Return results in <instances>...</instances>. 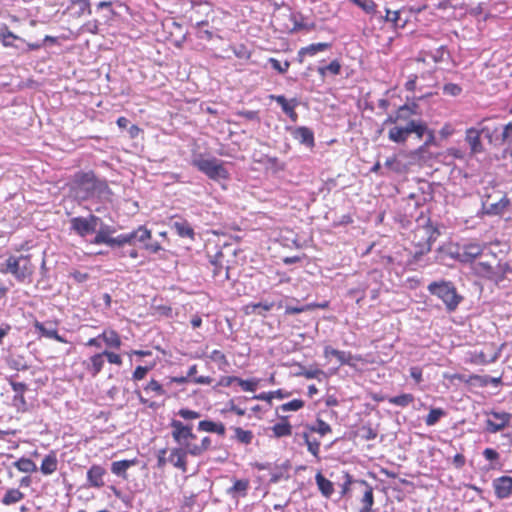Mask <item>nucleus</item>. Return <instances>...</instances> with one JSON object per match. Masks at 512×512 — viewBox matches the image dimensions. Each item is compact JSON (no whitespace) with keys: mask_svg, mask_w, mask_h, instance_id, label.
Here are the masks:
<instances>
[{"mask_svg":"<svg viewBox=\"0 0 512 512\" xmlns=\"http://www.w3.org/2000/svg\"><path fill=\"white\" fill-rule=\"evenodd\" d=\"M70 195L78 202L96 199L99 202L111 201L112 190L105 178L94 171H77L68 183Z\"/></svg>","mask_w":512,"mask_h":512,"instance_id":"f257e3e1","label":"nucleus"},{"mask_svg":"<svg viewBox=\"0 0 512 512\" xmlns=\"http://www.w3.org/2000/svg\"><path fill=\"white\" fill-rule=\"evenodd\" d=\"M341 480L342 482L337 483L340 488L338 500L348 493L349 487L352 485L354 491H358L362 494L360 498L362 506L358 512H372V506L374 505L373 487L365 480H353L352 477L344 471H341Z\"/></svg>","mask_w":512,"mask_h":512,"instance_id":"f03ea898","label":"nucleus"},{"mask_svg":"<svg viewBox=\"0 0 512 512\" xmlns=\"http://www.w3.org/2000/svg\"><path fill=\"white\" fill-rule=\"evenodd\" d=\"M428 292L440 299L447 312H454L463 301L453 282L447 280L433 281L427 286Z\"/></svg>","mask_w":512,"mask_h":512,"instance_id":"7ed1b4c3","label":"nucleus"},{"mask_svg":"<svg viewBox=\"0 0 512 512\" xmlns=\"http://www.w3.org/2000/svg\"><path fill=\"white\" fill-rule=\"evenodd\" d=\"M151 239V231L144 225H140L130 232L119 234V248L125 245L139 246L150 253L156 254L162 250V247L159 242H152Z\"/></svg>","mask_w":512,"mask_h":512,"instance_id":"20e7f679","label":"nucleus"},{"mask_svg":"<svg viewBox=\"0 0 512 512\" xmlns=\"http://www.w3.org/2000/svg\"><path fill=\"white\" fill-rule=\"evenodd\" d=\"M472 272L477 277L499 286L506 279V275L512 273V267L508 262L498 261L494 266L489 261H479L472 265Z\"/></svg>","mask_w":512,"mask_h":512,"instance_id":"39448f33","label":"nucleus"},{"mask_svg":"<svg viewBox=\"0 0 512 512\" xmlns=\"http://www.w3.org/2000/svg\"><path fill=\"white\" fill-rule=\"evenodd\" d=\"M191 164L211 180L218 181L229 178V172L223 162L215 157H207L198 153L193 155Z\"/></svg>","mask_w":512,"mask_h":512,"instance_id":"423d86ee","label":"nucleus"},{"mask_svg":"<svg viewBox=\"0 0 512 512\" xmlns=\"http://www.w3.org/2000/svg\"><path fill=\"white\" fill-rule=\"evenodd\" d=\"M427 131V124L422 120H409L406 123H399L388 131V139L394 143L402 144L414 133L421 139Z\"/></svg>","mask_w":512,"mask_h":512,"instance_id":"0eeeda50","label":"nucleus"},{"mask_svg":"<svg viewBox=\"0 0 512 512\" xmlns=\"http://www.w3.org/2000/svg\"><path fill=\"white\" fill-rule=\"evenodd\" d=\"M3 272L12 274L17 280L24 281L33 273V265L28 256H10L3 264Z\"/></svg>","mask_w":512,"mask_h":512,"instance_id":"6e6552de","label":"nucleus"},{"mask_svg":"<svg viewBox=\"0 0 512 512\" xmlns=\"http://www.w3.org/2000/svg\"><path fill=\"white\" fill-rule=\"evenodd\" d=\"M498 133L499 129L497 127L492 129L488 126H482L480 129L474 127L468 128L465 133V141L470 147L471 154L474 155L483 152L484 147L481 142V135H484L492 142L493 136Z\"/></svg>","mask_w":512,"mask_h":512,"instance_id":"1a4fd4ad","label":"nucleus"},{"mask_svg":"<svg viewBox=\"0 0 512 512\" xmlns=\"http://www.w3.org/2000/svg\"><path fill=\"white\" fill-rule=\"evenodd\" d=\"M99 222H101V218L94 214H89L87 217H72L69 221L70 231L81 238H85L96 232Z\"/></svg>","mask_w":512,"mask_h":512,"instance_id":"9d476101","label":"nucleus"},{"mask_svg":"<svg viewBox=\"0 0 512 512\" xmlns=\"http://www.w3.org/2000/svg\"><path fill=\"white\" fill-rule=\"evenodd\" d=\"M481 204L483 214L488 216H500L510 205V200L506 195H502L498 199L493 195H484L482 196Z\"/></svg>","mask_w":512,"mask_h":512,"instance_id":"9b49d317","label":"nucleus"},{"mask_svg":"<svg viewBox=\"0 0 512 512\" xmlns=\"http://www.w3.org/2000/svg\"><path fill=\"white\" fill-rule=\"evenodd\" d=\"M170 426L172 428V438L179 446L187 448V446L193 445L190 443V440H194L196 436L192 432V425H186L174 419L171 421Z\"/></svg>","mask_w":512,"mask_h":512,"instance_id":"f8f14e48","label":"nucleus"},{"mask_svg":"<svg viewBox=\"0 0 512 512\" xmlns=\"http://www.w3.org/2000/svg\"><path fill=\"white\" fill-rule=\"evenodd\" d=\"M98 227V229L96 228L95 237L91 243L95 245L105 244L112 249L119 248V235L112 237V234L116 231L115 228L105 224L102 220L99 222Z\"/></svg>","mask_w":512,"mask_h":512,"instance_id":"ddd939ff","label":"nucleus"},{"mask_svg":"<svg viewBox=\"0 0 512 512\" xmlns=\"http://www.w3.org/2000/svg\"><path fill=\"white\" fill-rule=\"evenodd\" d=\"M483 253V246L479 243H467L457 247L456 260L464 264H474L476 258Z\"/></svg>","mask_w":512,"mask_h":512,"instance_id":"4468645a","label":"nucleus"},{"mask_svg":"<svg viewBox=\"0 0 512 512\" xmlns=\"http://www.w3.org/2000/svg\"><path fill=\"white\" fill-rule=\"evenodd\" d=\"M33 326L41 337L53 339L60 343H67V340L58 334L56 323L35 321Z\"/></svg>","mask_w":512,"mask_h":512,"instance_id":"2eb2a0df","label":"nucleus"},{"mask_svg":"<svg viewBox=\"0 0 512 512\" xmlns=\"http://www.w3.org/2000/svg\"><path fill=\"white\" fill-rule=\"evenodd\" d=\"M316 424L318 425V428H316L314 426V427L310 428L309 431H304L302 433L301 437L303 438L304 443L306 444V446L308 448V451L313 456L318 458L320 445H319L317 438L315 437L316 433H320V418L318 415L316 416Z\"/></svg>","mask_w":512,"mask_h":512,"instance_id":"dca6fc26","label":"nucleus"},{"mask_svg":"<svg viewBox=\"0 0 512 512\" xmlns=\"http://www.w3.org/2000/svg\"><path fill=\"white\" fill-rule=\"evenodd\" d=\"M187 455H190L189 446L187 448L179 446L171 449L168 461L185 473L187 471Z\"/></svg>","mask_w":512,"mask_h":512,"instance_id":"f3484780","label":"nucleus"},{"mask_svg":"<svg viewBox=\"0 0 512 512\" xmlns=\"http://www.w3.org/2000/svg\"><path fill=\"white\" fill-rule=\"evenodd\" d=\"M492 486L498 499H507L512 495V477L510 476L495 478Z\"/></svg>","mask_w":512,"mask_h":512,"instance_id":"a211bd4d","label":"nucleus"},{"mask_svg":"<svg viewBox=\"0 0 512 512\" xmlns=\"http://www.w3.org/2000/svg\"><path fill=\"white\" fill-rule=\"evenodd\" d=\"M490 415H492L495 419L500 420L499 423L497 421H492L491 419L486 420V431L489 433H497L503 430L510 422L512 415L506 412H496L491 411Z\"/></svg>","mask_w":512,"mask_h":512,"instance_id":"6ab92c4d","label":"nucleus"},{"mask_svg":"<svg viewBox=\"0 0 512 512\" xmlns=\"http://www.w3.org/2000/svg\"><path fill=\"white\" fill-rule=\"evenodd\" d=\"M106 470L101 465L94 464L87 471V481L90 487L101 488L104 486Z\"/></svg>","mask_w":512,"mask_h":512,"instance_id":"aec40b11","label":"nucleus"},{"mask_svg":"<svg viewBox=\"0 0 512 512\" xmlns=\"http://www.w3.org/2000/svg\"><path fill=\"white\" fill-rule=\"evenodd\" d=\"M105 364L104 352L92 355L87 361L83 362L86 371L92 376L96 377Z\"/></svg>","mask_w":512,"mask_h":512,"instance_id":"412c9836","label":"nucleus"},{"mask_svg":"<svg viewBox=\"0 0 512 512\" xmlns=\"http://www.w3.org/2000/svg\"><path fill=\"white\" fill-rule=\"evenodd\" d=\"M271 100L276 101L282 108L283 112L293 121L297 120V113L295 112L296 100L288 101L284 95H269Z\"/></svg>","mask_w":512,"mask_h":512,"instance_id":"4be33fe9","label":"nucleus"},{"mask_svg":"<svg viewBox=\"0 0 512 512\" xmlns=\"http://www.w3.org/2000/svg\"><path fill=\"white\" fill-rule=\"evenodd\" d=\"M274 307V302L272 301H260L257 303H249L244 307V312L247 315L256 314L259 316H266V313L272 310Z\"/></svg>","mask_w":512,"mask_h":512,"instance_id":"5701e85b","label":"nucleus"},{"mask_svg":"<svg viewBox=\"0 0 512 512\" xmlns=\"http://www.w3.org/2000/svg\"><path fill=\"white\" fill-rule=\"evenodd\" d=\"M198 430L210 433H216L224 436L226 433L225 425L222 422H214L211 420H202L198 423Z\"/></svg>","mask_w":512,"mask_h":512,"instance_id":"b1692460","label":"nucleus"},{"mask_svg":"<svg viewBox=\"0 0 512 512\" xmlns=\"http://www.w3.org/2000/svg\"><path fill=\"white\" fill-rule=\"evenodd\" d=\"M325 358L332 360L335 358V365L341 366L343 364H348L351 359V354L343 351L335 350L331 347H325L324 350Z\"/></svg>","mask_w":512,"mask_h":512,"instance_id":"393cba45","label":"nucleus"},{"mask_svg":"<svg viewBox=\"0 0 512 512\" xmlns=\"http://www.w3.org/2000/svg\"><path fill=\"white\" fill-rule=\"evenodd\" d=\"M342 71V60L341 58H335L329 63H326L325 59H322V77L336 76L341 74Z\"/></svg>","mask_w":512,"mask_h":512,"instance_id":"a878e982","label":"nucleus"},{"mask_svg":"<svg viewBox=\"0 0 512 512\" xmlns=\"http://www.w3.org/2000/svg\"><path fill=\"white\" fill-rule=\"evenodd\" d=\"M171 228L182 238L193 240L195 237L193 228L186 220L174 221Z\"/></svg>","mask_w":512,"mask_h":512,"instance_id":"bb28decb","label":"nucleus"},{"mask_svg":"<svg viewBox=\"0 0 512 512\" xmlns=\"http://www.w3.org/2000/svg\"><path fill=\"white\" fill-rule=\"evenodd\" d=\"M293 137L306 147L314 144L313 132L307 127H298L293 131Z\"/></svg>","mask_w":512,"mask_h":512,"instance_id":"cd10ccee","label":"nucleus"},{"mask_svg":"<svg viewBox=\"0 0 512 512\" xmlns=\"http://www.w3.org/2000/svg\"><path fill=\"white\" fill-rule=\"evenodd\" d=\"M223 256L222 252H218L214 259L211 261V264L214 266L213 275L215 278H220L221 281H225L229 279V268L223 267L220 258Z\"/></svg>","mask_w":512,"mask_h":512,"instance_id":"c85d7f7f","label":"nucleus"},{"mask_svg":"<svg viewBox=\"0 0 512 512\" xmlns=\"http://www.w3.org/2000/svg\"><path fill=\"white\" fill-rule=\"evenodd\" d=\"M426 234H428V239L426 245L422 246L420 250L416 251L414 254L415 259H420L424 254L431 251L432 242L436 240V235L439 234L437 229L428 226L425 228Z\"/></svg>","mask_w":512,"mask_h":512,"instance_id":"c756f323","label":"nucleus"},{"mask_svg":"<svg viewBox=\"0 0 512 512\" xmlns=\"http://www.w3.org/2000/svg\"><path fill=\"white\" fill-rule=\"evenodd\" d=\"M136 464V460H121V461H114L111 464V472L117 476L123 477L126 479V471L130 467L134 466Z\"/></svg>","mask_w":512,"mask_h":512,"instance_id":"7c9ffc66","label":"nucleus"},{"mask_svg":"<svg viewBox=\"0 0 512 512\" xmlns=\"http://www.w3.org/2000/svg\"><path fill=\"white\" fill-rule=\"evenodd\" d=\"M57 465V457L55 453L51 452L42 460L40 470L44 475H50L57 470Z\"/></svg>","mask_w":512,"mask_h":512,"instance_id":"2f4dec72","label":"nucleus"},{"mask_svg":"<svg viewBox=\"0 0 512 512\" xmlns=\"http://www.w3.org/2000/svg\"><path fill=\"white\" fill-rule=\"evenodd\" d=\"M100 337H102V341L110 348L118 349L122 344L120 336L115 330H104L100 334Z\"/></svg>","mask_w":512,"mask_h":512,"instance_id":"473e14b6","label":"nucleus"},{"mask_svg":"<svg viewBox=\"0 0 512 512\" xmlns=\"http://www.w3.org/2000/svg\"><path fill=\"white\" fill-rule=\"evenodd\" d=\"M289 464L283 463L281 465H274L270 470V482L278 483L284 478H288Z\"/></svg>","mask_w":512,"mask_h":512,"instance_id":"72a5a7b5","label":"nucleus"},{"mask_svg":"<svg viewBox=\"0 0 512 512\" xmlns=\"http://www.w3.org/2000/svg\"><path fill=\"white\" fill-rule=\"evenodd\" d=\"M234 431V435L232 439L237 441L238 443L249 445L252 443L254 435L250 430H244L241 427H232Z\"/></svg>","mask_w":512,"mask_h":512,"instance_id":"f704fd0d","label":"nucleus"},{"mask_svg":"<svg viewBox=\"0 0 512 512\" xmlns=\"http://www.w3.org/2000/svg\"><path fill=\"white\" fill-rule=\"evenodd\" d=\"M24 496V493H22L19 489H8L5 495L3 496L1 502L3 505L9 506L18 503L24 498Z\"/></svg>","mask_w":512,"mask_h":512,"instance_id":"c9c22d12","label":"nucleus"},{"mask_svg":"<svg viewBox=\"0 0 512 512\" xmlns=\"http://www.w3.org/2000/svg\"><path fill=\"white\" fill-rule=\"evenodd\" d=\"M249 488V481L247 479L236 480L232 487L228 489V493L233 497L245 496Z\"/></svg>","mask_w":512,"mask_h":512,"instance_id":"e433bc0d","label":"nucleus"},{"mask_svg":"<svg viewBox=\"0 0 512 512\" xmlns=\"http://www.w3.org/2000/svg\"><path fill=\"white\" fill-rule=\"evenodd\" d=\"M70 9L77 17H80L85 13H91L90 3L88 0H73Z\"/></svg>","mask_w":512,"mask_h":512,"instance_id":"4c0bfd02","label":"nucleus"},{"mask_svg":"<svg viewBox=\"0 0 512 512\" xmlns=\"http://www.w3.org/2000/svg\"><path fill=\"white\" fill-rule=\"evenodd\" d=\"M211 444H212L211 438L208 437V436L204 437L202 439L200 445H197V444L189 445L190 455L191 456H200V455H202L205 451L210 449Z\"/></svg>","mask_w":512,"mask_h":512,"instance_id":"58836bf2","label":"nucleus"},{"mask_svg":"<svg viewBox=\"0 0 512 512\" xmlns=\"http://www.w3.org/2000/svg\"><path fill=\"white\" fill-rule=\"evenodd\" d=\"M211 361L218 364V368L221 371H226L227 367L229 366V362L227 360V357L223 352L220 350H213L208 356Z\"/></svg>","mask_w":512,"mask_h":512,"instance_id":"ea45409f","label":"nucleus"},{"mask_svg":"<svg viewBox=\"0 0 512 512\" xmlns=\"http://www.w3.org/2000/svg\"><path fill=\"white\" fill-rule=\"evenodd\" d=\"M495 140L500 145L512 144V122H509L502 128L501 132L498 135H496Z\"/></svg>","mask_w":512,"mask_h":512,"instance_id":"a19ab883","label":"nucleus"},{"mask_svg":"<svg viewBox=\"0 0 512 512\" xmlns=\"http://www.w3.org/2000/svg\"><path fill=\"white\" fill-rule=\"evenodd\" d=\"M14 466L24 473H32L37 470L36 464L29 458L22 457L14 463Z\"/></svg>","mask_w":512,"mask_h":512,"instance_id":"79ce46f5","label":"nucleus"},{"mask_svg":"<svg viewBox=\"0 0 512 512\" xmlns=\"http://www.w3.org/2000/svg\"><path fill=\"white\" fill-rule=\"evenodd\" d=\"M470 379L476 381L481 387H485L489 384L494 386H499L502 383L501 377H491L488 375L480 376V375H471Z\"/></svg>","mask_w":512,"mask_h":512,"instance_id":"37998d69","label":"nucleus"},{"mask_svg":"<svg viewBox=\"0 0 512 512\" xmlns=\"http://www.w3.org/2000/svg\"><path fill=\"white\" fill-rule=\"evenodd\" d=\"M414 401V396L409 393H404L398 396H393L388 398V402L390 404L400 406V407H407Z\"/></svg>","mask_w":512,"mask_h":512,"instance_id":"c03bdc74","label":"nucleus"},{"mask_svg":"<svg viewBox=\"0 0 512 512\" xmlns=\"http://www.w3.org/2000/svg\"><path fill=\"white\" fill-rule=\"evenodd\" d=\"M320 52V43H313L306 47H303L298 52V58L300 62H304L308 56H315Z\"/></svg>","mask_w":512,"mask_h":512,"instance_id":"a18cd8bd","label":"nucleus"},{"mask_svg":"<svg viewBox=\"0 0 512 512\" xmlns=\"http://www.w3.org/2000/svg\"><path fill=\"white\" fill-rule=\"evenodd\" d=\"M445 414L446 412L442 408H432L425 418V424L427 426H434Z\"/></svg>","mask_w":512,"mask_h":512,"instance_id":"49530a36","label":"nucleus"},{"mask_svg":"<svg viewBox=\"0 0 512 512\" xmlns=\"http://www.w3.org/2000/svg\"><path fill=\"white\" fill-rule=\"evenodd\" d=\"M483 456L485 457L486 460L491 462L488 467V470H494L498 467V465L495 464V462L499 460L500 455L495 449L485 448L483 451Z\"/></svg>","mask_w":512,"mask_h":512,"instance_id":"de8ad7c7","label":"nucleus"},{"mask_svg":"<svg viewBox=\"0 0 512 512\" xmlns=\"http://www.w3.org/2000/svg\"><path fill=\"white\" fill-rule=\"evenodd\" d=\"M272 430L274 432V435L276 437H284V436H288L291 434V425L287 422H280V423H276L273 427H272Z\"/></svg>","mask_w":512,"mask_h":512,"instance_id":"09e8293b","label":"nucleus"},{"mask_svg":"<svg viewBox=\"0 0 512 512\" xmlns=\"http://www.w3.org/2000/svg\"><path fill=\"white\" fill-rule=\"evenodd\" d=\"M144 391L149 393V392H154L156 395H159V396H163L166 394V390L163 388V386L158 382L156 381L155 379H151L145 386H144Z\"/></svg>","mask_w":512,"mask_h":512,"instance_id":"8fccbe9b","label":"nucleus"},{"mask_svg":"<svg viewBox=\"0 0 512 512\" xmlns=\"http://www.w3.org/2000/svg\"><path fill=\"white\" fill-rule=\"evenodd\" d=\"M410 108H408L407 104L400 106L395 112V119L399 120L400 123H406L409 120H413L411 118L412 113H409Z\"/></svg>","mask_w":512,"mask_h":512,"instance_id":"3c124183","label":"nucleus"},{"mask_svg":"<svg viewBox=\"0 0 512 512\" xmlns=\"http://www.w3.org/2000/svg\"><path fill=\"white\" fill-rule=\"evenodd\" d=\"M258 383L259 380L255 378L244 380L238 377L237 380V384L246 392H254L258 387Z\"/></svg>","mask_w":512,"mask_h":512,"instance_id":"603ef678","label":"nucleus"},{"mask_svg":"<svg viewBox=\"0 0 512 512\" xmlns=\"http://www.w3.org/2000/svg\"><path fill=\"white\" fill-rule=\"evenodd\" d=\"M7 38L19 39L13 32H11L7 26L0 27V40L5 47H12L13 43L7 41Z\"/></svg>","mask_w":512,"mask_h":512,"instance_id":"864d4df0","label":"nucleus"},{"mask_svg":"<svg viewBox=\"0 0 512 512\" xmlns=\"http://www.w3.org/2000/svg\"><path fill=\"white\" fill-rule=\"evenodd\" d=\"M12 404L16 408L18 412H26L28 410V404L26 402V399L24 395H14L12 399Z\"/></svg>","mask_w":512,"mask_h":512,"instance_id":"5fc2aeb1","label":"nucleus"},{"mask_svg":"<svg viewBox=\"0 0 512 512\" xmlns=\"http://www.w3.org/2000/svg\"><path fill=\"white\" fill-rule=\"evenodd\" d=\"M497 358H498V354H496V353L493 356L488 358L484 352H479V353H475L473 362L476 364L484 365V364H489V363L495 362L497 360Z\"/></svg>","mask_w":512,"mask_h":512,"instance_id":"6e6d98bb","label":"nucleus"},{"mask_svg":"<svg viewBox=\"0 0 512 512\" xmlns=\"http://www.w3.org/2000/svg\"><path fill=\"white\" fill-rule=\"evenodd\" d=\"M443 93L456 97L462 93V87L455 83H447L443 86Z\"/></svg>","mask_w":512,"mask_h":512,"instance_id":"4d7b16f0","label":"nucleus"},{"mask_svg":"<svg viewBox=\"0 0 512 512\" xmlns=\"http://www.w3.org/2000/svg\"><path fill=\"white\" fill-rule=\"evenodd\" d=\"M269 63L271 64V67L278 71L279 73L283 74L285 72H287L290 64L288 61H284L283 63L280 62L279 60L275 59V58H270L269 59Z\"/></svg>","mask_w":512,"mask_h":512,"instance_id":"13d9d810","label":"nucleus"},{"mask_svg":"<svg viewBox=\"0 0 512 512\" xmlns=\"http://www.w3.org/2000/svg\"><path fill=\"white\" fill-rule=\"evenodd\" d=\"M302 407H303V401H301L299 399H294L290 402H287V403L281 405L280 409L283 412H287V411H297Z\"/></svg>","mask_w":512,"mask_h":512,"instance_id":"bf43d9fd","label":"nucleus"},{"mask_svg":"<svg viewBox=\"0 0 512 512\" xmlns=\"http://www.w3.org/2000/svg\"><path fill=\"white\" fill-rule=\"evenodd\" d=\"M334 492V482L322 476V496L331 497Z\"/></svg>","mask_w":512,"mask_h":512,"instance_id":"052dcab7","label":"nucleus"},{"mask_svg":"<svg viewBox=\"0 0 512 512\" xmlns=\"http://www.w3.org/2000/svg\"><path fill=\"white\" fill-rule=\"evenodd\" d=\"M151 367L147 366H137L132 374V380L140 381L144 379L147 373L150 371Z\"/></svg>","mask_w":512,"mask_h":512,"instance_id":"680f3d73","label":"nucleus"},{"mask_svg":"<svg viewBox=\"0 0 512 512\" xmlns=\"http://www.w3.org/2000/svg\"><path fill=\"white\" fill-rule=\"evenodd\" d=\"M425 134H427V138H426V140H425L424 144H423V145H421V146L416 150V153H417V154H421V153H423V152L426 150V148H427L428 146H430V145H432V144H434V143H435V136H434L433 131H431V130H429V129L427 128V131H426V133H425Z\"/></svg>","mask_w":512,"mask_h":512,"instance_id":"e2e57ef3","label":"nucleus"},{"mask_svg":"<svg viewBox=\"0 0 512 512\" xmlns=\"http://www.w3.org/2000/svg\"><path fill=\"white\" fill-rule=\"evenodd\" d=\"M385 19L389 22L394 23L395 26L403 27L405 24V21L402 24H399V21H400V12L399 11L386 10Z\"/></svg>","mask_w":512,"mask_h":512,"instance_id":"0e129e2a","label":"nucleus"},{"mask_svg":"<svg viewBox=\"0 0 512 512\" xmlns=\"http://www.w3.org/2000/svg\"><path fill=\"white\" fill-rule=\"evenodd\" d=\"M180 417L186 420H194L200 417V413L187 408H182L177 413Z\"/></svg>","mask_w":512,"mask_h":512,"instance_id":"69168bd1","label":"nucleus"},{"mask_svg":"<svg viewBox=\"0 0 512 512\" xmlns=\"http://www.w3.org/2000/svg\"><path fill=\"white\" fill-rule=\"evenodd\" d=\"M445 53H447V48L446 46L442 45L439 48H437L434 52H431L430 56L434 62L439 63L444 61Z\"/></svg>","mask_w":512,"mask_h":512,"instance_id":"338daca9","label":"nucleus"},{"mask_svg":"<svg viewBox=\"0 0 512 512\" xmlns=\"http://www.w3.org/2000/svg\"><path fill=\"white\" fill-rule=\"evenodd\" d=\"M385 167L388 168L389 170H392V171H395V172H399L400 171V161L397 159L396 156H393V157H389L386 159L385 163H384Z\"/></svg>","mask_w":512,"mask_h":512,"instance_id":"774afa93","label":"nucleus"}]
</instances>
